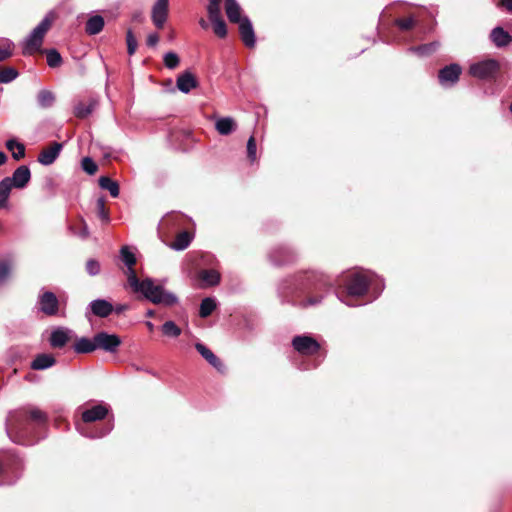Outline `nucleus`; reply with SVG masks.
I'll return each instance as SVG.
<instances>
[{
    "label": "nucleus",
    "mask_w": 512,
    "mask_h": 512,
    "mask_svg": "<svg viewBox=\"0 0 512 512\" xmlns=\"http://www.w3.org/2000/svg\"><path fill=\"white\" fill-rule=\"evenodd\" d=\"M22 461L11 453L0 454V486L13 485L21 477Z\"/></svg>",
    "instance_id": "5"
},
{
    "label": "nucleus",
    "mask_w": 512,
    "mask_h": 512,
    "mask_svg": "<svg viewBox=\"0 0 512 512\" xmlns=\"http://www.w3.org/2000/svg\"><path fill=\"white\" fill-rule=\"evenodd\" d=\"M86 271L91 276L98 275L100 273V263L95 259H89L86 263Z\"/></svg>",
    "instance_id": "55"
},
{
    "label": "nucleus",
    "mask_w": 512,
    "mask_h": 512,
    "mask_svg": "<svg viewBox=\"0 0 512 512\" xmlns=\"http://www.w3.org/2000/svg\"><path fill=\"white\" fill-rule=\"evenodd\" d=\"M238 24L242 41L247 47L253 48L256 43V37L252 22L248 17L243 16L242 21H240Z\"/></svg>",
    "instance_id": "16"
},
{
    "label": "nucleus",
    "mask_w": 512,
    "mask_h": 512,
    "mask_svg": "<svg viewBox=\"0 0 512 512\" xmlns=\"http://www.w3.org/2000/svg\"><path fill=\"white\" fill-rule=\"evenodd\" d=\"M300 370H307L309 369L310 367L309 366H299L298 367Z\"/></svg>",
    "instance_id": "64"
},
{
    "label": "nucleus",
    "mask_w": 512,
    "mask_h": 512,
    "mask_svg": "<svg viewBox=\"0 0 512 512\" xmlns=\"http://www.w3.org/2000/svg\"><path fill=\"white\" fill-rule=\"evenodd\" d=\"M7 161V156L4 152L0 151V166Z\"/></svg>",
    "instance_id": "59"
},
{
    "label": "nucleus",
    "mask_w": 512,
    "mask_h": 512,
    "mask_svg": "<svg viewBox=\"0 0 512 512\" xmlns=\"http://www.w3.org/2000/svg\"><path fill=\"white\" fill-rule=\"evenodd\" d=\"M324 298L323 294L317 295V296H309L304 300H301L297 302L295 305L301 307V308H307L310 306H316L322 302Z\"/></svg>",
    "instance_id": "47"
},
{
    "label": "nucleus",
    "mask_w": 512,
    "mask_h": 512,
    "mask_svg": "<svg viewBox=\"0 0 512 512\" xmlns=\"http://www.w3.org/2000/svg\"><path fill=\"white\" fill-rule=\"evenodd\" d=\"M94 343L96 344V350L101 349L113 354L117 352L122 341L118 335L102 331L94 335Z\"/></svg>",
    "instance_id": "11"
},
{
    "label": "nucleus",
    "mask_w": 512,
    "mask_h": 512,
    "mask_svg": "<svg viewBox=\"0 0 512 512\" xmlns=\"http://www.w3.org/2000/svg\"><path fill=\"white\" fill-rule=\"evenodd\" d=\"M11 264L7 261L0 262V285L4 284L10 277Z\"/></svg>",
    "instance_id": "54"
},
{
    "label": "nucleus",
    "mask_w": 512,
    "mask_h": 512,
    "mask_svg": "<svg viewBox=\"0 0 512 512\" xmlns=\"http://www.w3.org/2000/svg\"><path fill=\"white\" fill-rule=\"evenodd\" d=\"M307 285L324 289L331 286V279L322 272L314 270L299 273L295 277V289H302V287Z\"/></svg>",
    "instance_id": "7"
},
{
    "label": "nucleus",
    "mask_w": 512,
    "mask_h": 512,
    "mask_svg": "<svg viewBox=\"0 0 512 512\" xmlns=\"http://www.w3.org/2000/svg\"><path fill=\"white\" fill-rule=\"evenodd\" d=\"M298 257L297 252L287 245H278L269 252V259L275 266L293 263Z\"/></svg>",
    "instance_id": "10"
},
{
    "label": "nucleus",
    "mask_w": 512,
    "mask_h": 512,
    "mask_svg": "<svg viewBox=\"0 0 512 512\" xmlns=\"http://www.w3.org/2000/svg\"><path fill=\"white\" fill-rule=\"evenodd\" d=\"M136 292L141 293L154 304L172 306L178 302V298L173 293L166 291L163 286L155 284L151 278L142 280L141 286Z\"/></svg>",
    "instance_id": "3"
},
{
    "label": "nucleus",
    "mask_w": 512,
    "mask_h": 512,
    "mask_svg": "<svg viewBox=\"0 0 512 512\" xmlns=\"http://www.w3.org/2000/svg\"><path fill=\"white\" fill-rule=\"evenodd\" d=\"M241 7L236 0H226L225 12L230 22L239 23L242 21Z\"/></svg>",
    "instance_id": "26"
},
{
    "label": "nucleus",
    "mask_w": 512,
    "mask_h": 512,
    "mask_svg": "<svg viewBox=\"0 0 512 512\" xmlns=\"http://www.w3.org/2000/svg\"><path fill=\"white\" fill-rule=\"evenodd\" d=\"M321 356H322V359L320 361H314L313 364L311 365V368H316L319 366L320 362L325 358L326 352H322Z\"/></svg>",
    "instance_id": "58"
},
{
    "label": "nucleus",
    "mask_w": 512,
    "mask_h": 512,
    "mask_svg": "<svg viewBox=\"0 0 512 512\" xmlns=\"http://www.w3.org/2000/svg\"><path fill=\"white\" fill-rule=\"evenodd\" d=\"M164 64L167 68L169 69H174L176 68L178 65H179V62H180V59L178 57V55L175 53V52H167L165 55H164Z\"/></svg>",
    "instance_id": "50"
},
{
    "label": "nucleus",
    "mask_w": 512,
    "mask_h": 512,
    "mask_svg": "<svg viewBox=\"0 0 512 512\" xmlns=\"http://www.w3.org/2000/svg\"><path fill=\"white\" fill-rule=\"evenodd\" d=\"M14 44L9 39L0 41V62L12 56Z\"/></svg>",
    "instance_id": "41"
},
{
    "label": "nucleus",
    "mask_w": 512,
    "mask_h": 512,
    "mask_svg": "<svg viewBox=\"0 0 512 512\" xmlns=\"http://www.w3.org/2000/svg\"><path fill=\"white\" fill-rule=\"evenodd\" d=\"M191 241L192 235L187 231H183L176 236L175 241L170 245V247L173 250L182 251L190 245Z\"/></svg>",
    "instance_id": "32"
},
{
    "label": "nucleus",
    "mask_w": 512,
    "mask_h": 512,
    "mask_svg": "<svg viewBox=\"0 0 512 512\" xmlns=\"http://www.w3.org/2000/svg\"><path fill=\"white\" fill-rule=\"evenodd\" d=\"M291 344L294 350L301 356H313L321 351L320 343L307 334L294 336Z\"/></svg>",
    "instance_id": "8"
},
{
    "label": "nucleus",
    "mask_w": 512,
    "mask_h": 512,
    "mask_svg": "<svg viewBox=\"0 0 512 512\" xmlns=\"http://www.w3.org/2000/svg\"><path fill=\"white\" fill-rule=\"evenodd\" d=\"M113 429V424L108 423L101 429H95L91 432H88L84 429V427L81 424L77 425V430L85 437L96 439V438H102L109 434L111 430Z\"/></svg>",
    "instance_id": "31"
},
{
    "label": "nucleus",
    "mask_w": 512,
    "mask_h": 512,
    "mask_svg": "<svg viewBox=\"0 0 512 512\" xmlns=\"http://www.w3.org/2000/svg\"><path fill=\"white\" fill-rule=\"evenodd\" d=\"M462 69L460 65L453 63L439 71L438 79L442 86L451 87L459 80Z\"/></svg>",
    "instance_id": "13"
},
{
    "label": "nucleus",
    "mask_w": 512,
    "mask_h": 512,
    "mask_svg": "<svg viewBox=\"0 0 512 512\" xmlns=\"http://www.w3.org/2000/svg\"><path fill=\"white\" fill-rule=\"evenodd\" d=\"M210 21L212 22L214 33L220 38H225L227 35V26L223 18H214Z\"/></svg>",
    "instance_id": "42"
},
{
    "label": "nucleus",
    "mask_w": 512,
    "mask_h": 512,
    "mask_svg": "<svg viewBox=\"0 0 512 512\" xmlns=\"http://www.w3.org/2000/svg\"><path fill=\"white\" fill-rule=\"evenodd\" d=\"M168 0H157L152 6L151 19L154 25L161 29L163 28L168 17Z\"/></svg>",
    "instance_id": "15"
},
{
    "label": "nucleus",
    "mask_w": 512,
    "mask_h": 512,
    "mask_svg": "<svg viewBox=\"0 0 512 512\" xmlns=\"http://www.w3.org/2000/svg\"><path fill=\"white\" fill-rule=\"evenodd\" d=\"M176 86L181 92L187 94L197 86V80L191 72L186 71L177 77Z\"/></svg>",
    "instance_id": "22"
},
{
    "label": "nucleus",
    "mask_w": 512,
    "mask_h": 512,
    "mask_svg": "<svg viewBox=\"0 0 512 512\" xmlns=\"http://www.w3.org/2000/svg\"><path fill=\"white\" fill-rule=\"evenodd\" d=\"M199 24H200V26H201L203 29H207V28H208V23H207V21H206V20H204V19H200V20H199Z\"/></svg>",
    "instance_id": "60"
},
{
    "label": "nucleus",
    "mask_w": 512,
    "mask_h": 512,
    "mask_svg": "<svg viewBox=\"0 0 512 512\" xmlns=\"http://www.w3.org/2000/svg\"><path fill=\"white\" fill-rule=\"evenodd\" d=\"M195 348L199 354L217 371H224V365L221 360L207 346L202 343H196Z\"/></svg>",
    "instance_id": "20"
},
{
    "label": "nucleus",
    "mask_w": 512,
    "mask_h": 512,
    "mask_svg": "<svg viewBox=\"0 0 512 512\" xmlns=\"http://www.w3.org/2000/svg\"><path fill=\"white\" fill-rule=\"evenodd\" d=\"M82 169L89 175H94L97 172L98 166L95 161L90 157H85L81 163Z\"/></svg>",
    "instance_id": "52"
},
{
    "label": "nucleus",
    "mask_w": 512,
    "mask_h": 512,
    "mask_svg": "<svg viewBox=\"0 0 512 512\" xmlns=\"http://www.w3.org/2000/svg\"><path fill=\"white\" fill-rule=\"evenodd\" d=\"M217 304L216 300L211 297L204 298L201 301L199 315L202 318H207L212 314V312L216 309Z\"/></svg>",
    "instance_id": "34"
},
{
    "label": "nucleus",
    "mask_w": 512,
    "mask_h": 512,
    "mask_svg": "<svg viewBox=\"0 0 512 512\" xmlns=\"http://www.w3.org/2000/svg\"><path fill=\"white\" fill-rule=\"evenodd\" d=\"M146 315H147L148 317H153V316H154V311H153V310H148V311L146 312Z\"/></svg>",
    "instance_id": "63"
},
{
    "label": "nucleus",
    "mask_w": 512,
    "mask_h": 512,
    "mask_svg": "<svg viewBox=\"0 0 512 512\" xmlns=\"http://www.w3.org/2000/svg\"><path fill=\"white\" fill-rule=\"evenodd\" d=\"M500 68L499 62L495 59H483L472 63L469 67L471 76L478 79L493 78Z\"/></svg>",
    "instance_id": "9"
},
{
    "label": "nucleus",
    "mask_w": 512,
    "mask_h": 512,
    "mask_svg": "<svg viewBox=\"0 0 512 512\" xmlns=\"http://www.w3.org/2000/svg\"><path fill=\"white\" fill-rule=\"evenodd\" d=\"M221 2L222 1H213L209 0V4L207 6V12L209 19L219 18L221 16Z\"/></svg>",
    "instance_id": "46"
},
{
    "label": "nucleus",
    "mask_w": 512,
    "mask_h": 512,
    "mask_svg": "<svg viewBox=\"0 0 512 512\" xmlns=\"http://www.w3.org/2000/svg\"><path fill=\"white\" fill-rule=\"evenodd\" d=\"M490 38L497 47H505L512 40L510 34L501 27H495L491 31Z\"/></svg>",
    "instance_id": "27"
},
{
    "label": "nucleus",
    "mask_w": 512,
    "mask_h": 512,
    "mask_svg": "<svg viewBox=\"0 0 512 512\" xmlns=\"http://www.w3.org/2000/svg\"><path fill=\"white\" fill-rule=\"evenodd\" d=\"M104 18L100 15H93L89 17L86 22L85 31L88 35H97L104 28Z\"/></svg>",
    "instance_id": "29"
},
{
    "label": "nucleus",
    "mask_w": 512,
    "mask_h": 512,
    "mask_svg": "<svg viewBox=\"0 0 512 512\" xmlns=\"http://www.w3.org/2000/svg\"><path fill=\"white\" fill-rule=\"evenodd\" d=\"M62 62L61 55L55 49L47 51V64L52 67H58Z\"/></svg>",
    "instance_id": "48"
},
{
    "label": "nucleus",
    "mask_w": 512,
    "mask_h": 512,
    "mask_svg": "<svg viewBox=\"0 0 512 512\" xmlns=\"http://www.w3.org/2000/svg\"><path fill=\"white\" fill-rule=\"evenodd\" d=\"M438 47H439V42H432V43L421 45L418 47L409 48V51L416 53L420 56H426V55H429V54L433 53L434 51H436Z\"/></svg>",
    "instance_id": "40"
},
{
    "label": "nucleus",
    "mask_w": 512,
    "mask_h": 512,
    "mask_svg": "<svg viewBox=\"0 0 512 512\" xmlns=\"http://www.w3.org/2000/svg\"><path fill=\"white\" fill-rule=\"evenodd\" d=\"M18 71L13 67H0V83H10L18 77Z\"/></svg>",
    "instance_id": "39"
},
{
    "label": "nucleus",
    "mask_w": 512,
    "mask_h": 512,
    "mask_svg": "<svg viewBox=\"0 0 512 512\" xmlns=\"http://www.w3.org/2000/svg\"><path fill=\"white\" fill-rule=\"evenodd\" d=\"M45 412L34 406L21 407L10 411L6 418V432L16 444L31 446L44 438L40 434L47 423Z\"/></svg>",
    "instance_id": "1"
},
{
    "label": "nucleus",
    "mask_w": 512,
    "mask_h": 512,
    "mask_svg": "<svg viewBox=\"0 0 512 512\" xmlns=\"http://www.w3.org/2000/svg\"><path fill=\"white\" fill-rule=\"evenodd\" d=\"M9 185L16 189H24L31 179L30 169L26 165L19 166L11 176L4 177Z\"/></svg>",
    "instance_id": "14"
},
{
    "label": "nucleus",
    "mask_w": 512,
    "mask_h": 512,
    "mask_svg": "<svg viewBox=\"0 0 512 512\" xmlns=\"http://www.w3.org/2000/svg\"><path fill=\"white\" fill-rule=\"evenodd\" d=\"M99 186L102 189L108 190L112 197H117L119 195L118 183L107 176H102L99 178Z\"/></svg>",
    "instance_id": "33"
},
{
    "label": "nucleus",
    "mask_w": 512,
    "mask_h": 512,
    "mask_svg": "<svg viewBox=\"0 0 512 512\" xmlns=\"http://www.w3.org/2000/svg\"><path fill=\"white\" fill-rule=\"evenodd\" d=\"M36 307L39 312L48 317L65 316V310L61 308L59 299L51 291L41 290L37 297Z\"/></svg>",
    "instance_id": "6"
},
{
    "label": "nucleus",
    "mask_w": 512,
    "mask_h": 512,
    "mask_svg": "<svg viewBox=\"0 0 512 512\" xmlns=\"http://www.w3.org/2000/svg\"><path fill=\"white\" fill-rule=\"evenodd\" d=\"M73 350L77 354H88L96 350V344L93 338L77 337L73 339Z\"/></svg>",
    "instance_id": "21"
},
{
    "label": "nucleus",
    "mask_w": 512,
    "mask_h": 512,
    "mask_svg": "<svg viewBox=\"0 0 512 512\" xmlns=\"http://www.w3.org/2000/svg\"><path fill=\"white\" fill-rule=\"evenodd\" d=\"M62 144L58 142H54L51 146L43 149L38 155V161L45 166L51 165L58 158L61 150Z\"/></svg>",
    "instance_id": "18"
},
{
    "label": "nucleus",
    "mask_w": 512,
    "mask_h": 512,
    "mask_svg": "<svg viewBox=\"0 0 512 512\" xmlns=\"http://www.w3.org/2000/svg\"><path fill=\"white\" fill-rule=\"evenodd\" d=\"M145 325H146V327L148 328V330H149V331H151V332H152V331L154 330V324H153L152 322L147 321V322L145 323Z\"/></svg>",
    "instance_id": "61"
},
{
    "label": "nucleus",
    "mask_w": 512,
    "mask_h": 512,
    "mask_svg": "<svg viewBox=\"0 0 512 512\" xmlns=\"http://www.w3.org/2000/svg\"><path fill=\"white\" fill-rule=\"evenodd\" d=\"M500 6L504 7L508 12L512 13V0H502Z\"/></svg>",
    "instance_id": "57"
},
{
    "label": "nucleus",
    "mask_w": 512,
    "mask_h": 512,
    "mask_svg": "<svg viewBox=\"0 0 512 512\" xmlns=\"http://www.w3.org/2000/svg\"><path fill=\"white\" fill-rule=\"evenodd\" d=\"M199 279L203 287L218 285L221 279L220 273L215 269H204L199 272Z\"/></svg>",
    "instance_id": "28"
},
{
    "label": "nucleus",
    "mask_w": 512,
    "mask_h": 512,
    "mask_svg": "<svg viewBox=\"0 0 512 512\" xmlns=\"http://www.w3.org/2000/svg\"><path fill=\"white\" fill-rule=\"evenodd\" d=\"M417 23H418V20L414 15H409L408 17L399 18L394 21V24L401 31H409V30L413 29Z\"/></svg>",
    "instance_id": "38"
},
{
    "label": "nucleus",
    "mask_w": 512,
    "mask_h": 512,
    "mask_svg": "<svg viewBox=\"0 0 512 512\" xmlns=\"http://www.w3.org/2000/svg\"><path fill=\"white\" fill-rule=\"evenodd\" d=\"M53 20L54 14L49 12L25 38L22 43V53L24 55H32L40 49L44 36L50 29Z\"/></svg>",
    "instance_id": "4"
},
{
    "label": "nucleus",
    "mask_w": 512,
    "mask_h": 512,
    "mask_svg": "<svg viewBox=\"0 0 512 512\" xmlns=\"http://www.w3.org/2000/svg\"><path fill=\"white\" fill-rule=\"evenodd\" d=\"M126 267H127V269H126L125 274L127 276L128 284L131 287V289L134 292H136L138 290V288L141 286V281L137 278L133 266H126Z\"/></svg>",
    "instance_id": "44"
},
{
    "label": "nucleus",
    "mask_w": 512,
    "mask_h": 512,
    "mask_svg": "<svg viewBox=\"0 0 512 512\" xmlns=\"http://www.w3.org/2000/svg\"><path fill=\"white\" fill-rule=\"evenodd\" d=\"M74 338H76V333L72 329L58 326L51 331L49 344L52 348L61 349Z\"/></svg>",
    "instance_id": "12"
},
{
    "label": "nucleus",
    "mask_w": 512,
    "mask_h": 512,
    "mask_svg": "<svg viewBox=\"0 0 512 512\" xmlns=\"http://www.w3.org/2000/svg\"><path fill=\"white\" fill-rule=\"evenodd\" d=\"M108 411V407L105 405H95L82 413V420L84 423L102 420L107 416Z\"/></svg>",
    "instance_id": "19"
},
{
    "label": "nucleus",
    "mask_w": 512,
    "mask_h": 512,
    "mask_svg": "<svg viewBox=\"0 0 512 512\" xmlns=\"http://www.w3.org/2000/svg\"><path fill=\"white\" fill-rule=\"evenodd\" d=\"M37 102L41 108H50L55 102V95L46 89L39 91Z\"/></svg>",
    "instance_id": "35"
},
{
    "label": "nucleus",
    "mask_w": 512,
    "mask_h": 512,
    "mask_svg": "<svg viewBox=\"0 0 512 512\" xmlns=\"http://www.w3.org/2000/svg\"><path fill=\"white\" fill-rule=\"evenodd\" d=\"M257 147L254 136H251L247 141V157L251 163L257 160Z\"/></svg>",
    "instance_id": "53"
},
{
    "label": "nucleus",
    "mask_w": 512,
    "mask_h": 512,
    "mask_svg": "<svg viewBox=\"0 0 512 512\" xmlns=\"http://www.w3.org/2000/svg\"><path fill=\"white\" fill-rule=\"evenodd\" d=\"M120 257L126 266H134L136 263V257L134 253L131 252L127 246H123L120 249Z\"/></svg>",
    "instance_id": "45"
},
{
    "label": "nucleus",
    "mask_w": 512,
    "mask_h": 512,
    "mask_svg": "<svg viewBox=\"0 0 512 512\" xmlns=\"http://www.w3.org/2000/svg\"><path fill=\"white\" fill-rule=\"evenodd\" d=\"M96 213L98 218L102 221L103 224H108L111 221L109 211L105 207V199L103 197H99L95 203Z\"/></svg>",
    "instance_id": "36"
},
{
    "label": "nucleus",
    "mask_w": 512,
    "mask_h": 512,
    "mask_svg": "<svg viewBox=\"0 0 512 512\" xmlns=\"http://www.w3.org/2000/svg\"><path fill=\"white\" fill-rule=\"evenodd\" d=\"M125 308H126V306H119V307H117V308H116V312H117V313H120V312H122Z\"/></svg>",
    "instance_id": "62"
},
{
    "label": "nucleus",
    "mask_w": 512,
    "mask_h": 512,
    "mask_svg": "<svg viewBox=\"0 0 512 512\" xmlns=\"http://www.w3.org/2000/svg\"><path fill=\"white\" fill-rule=\"evenodd\" d=\"M126 43H127V52L131 56L133 55L137 50V40L132 32L131 29H129L126 33Z\"/></svg>",
    "instance_id": "51"
},
{
    "label": "nucleus",
    "mask_w": 512,
    "mask_h": 512,
    "mask_svg": "<svg viewBox=\"0 0 512 512\" xmlns=\"http://www.w3.org/2000/svg\"><path fill=\"white\" fill-rule=\"evenodd\" d=\"M373 274L369 271L354 270L346 273L342 277V283L346 294L337 293V297L347 306L354 307L357 304L352 303L348 298H360L364 296L371 285Z\"/></svg>",
    "instance_id": "2"
},
{
    "label": "nucleus",
    "mask_w": 512,
    "mask_h": 512,
    "mask_svg": "<svg viewBox=\"0 0 512 512\" xmlns=\"http://www.w3.org/2000/svg\"><path fill=\"white\" fill-rule=\"evenodd\" d=\"M56 363V359L52 354H38L31 363L34 370H44L52 367Z\"/></svg>",
    "instance_id": "25"
},
{
    "label": "nucleus",
    "mask_w": 512,
    "mask_h": 512,
    "mask_svg": "<svg viewBox=\"0 0 512 512\" xmlns=\"http://www.w3.org/2000/svg\"><path fill=\"white\" fill-rule=\"evenodd\" d=\"M9 180L2 179L0 181V210H8L10 208L9 198L12 192V187L8 183Z\"/></svg>",
    "instance_id": "30"
},
{
    "label": "nucleus",
    "mask_w": 512,
    "mask_h": 512,
    "mask_svg": "<svg viewBox=\"0 0 512 512\" xmlns=\"http://www.w3.org/2000/svg\"><path fill=\"white\" fill-rule=\"evenodd\" d=\"M69 230L72 234L80 237L82 240H86L90 236L88 225L84 219H81V228L79 231H77L73 226H70Z\"/></svg>",
    "instance_id": "49"
},
{
    "label": "nucleus",
    "mask_w": 512,
    "mask_h": 512,
    "mask_svg": "<svg viewBox=\"0 0 512 512\" xmlns=\"http://www.w3.org/2000/svg\"><path fill=\"white\" fill-rule=\"evenodd\" d=\"M88 310L95 316L106 318L114 310L112 303L105 299H95L88 305Z\"/></svg>",
    "instance_id": "17"
},
{
    "label": "nucleus",
    "mask_w": 512,
    "mask_h": 512,
    "mask_svg": "<svg viewBox=\"0 0 512 512\" xmlns=\"http://www.w3.org/2000/svg\"><path fill=\"white\" fill-rule=\"evenodd\" d=\"M159 41V36L157 33H150L147 36V45L151 47H155Z\"/></svg>",
    "instance_id": "56"
},
{
    "label": "nucleus",
    "mask_w": 512,
    "mask_h": 512,
    "mask_svg": "<svg viewBox=\"0 0 512 512\" xmlns=\"http://www.w3.org/2000/svg\"><path fill=\"white\" fill-rule=\"evenodd\" d=\"M162 332L164 335H166L168 337L176 338V337L180 336L181 329L175 324L174 321H166L162 325Z\"/></svg>",
    "instance_id": "43"
},
{
    "label": "nucleus",
    "mask_w": 512,
    "mask_h": 512,
    "mask_svg": "<svg viewBox=\"0 0 512 512\" xmlns=\"http://www.w3.org/2000/svg\"><path fill=\"white\" fill-rule=\"evenodd\" d=\"M6 147L9 151L12 152V157L15 160H19L25 155V147L23 144L17 142L14 139H10L6 142Z\"/></svg>",
    "instance_id": "37"
},
{
    "label": "nucleus",
    "mask_w": 512,
    "mask_h": 512,
    "mask_svg": "<svg viewBox=\"0 0 512 512\" xmlns=\"http://www.w3.org/2000/svg\"><path fill=\"white\" fill-rule=\"evenodd\" d=\"M216 131L223 136L230 135L237 129L236 121L230 117H220L215 121Z\"/></svg>",
    "instance_id": "23"
},
{
    "label": "nucleus",
    "mask_w": 512,
    "mask_h": 512,
    "mask_svg": "<svg viewBox=\"0 0 512 512\" xmlns=\"http://www.w3.org/2000/svg\"><path fill=\"white\" fill-rule=\"evenodd\" d=\"M98 101L95 98H90L87 103L78 101L74 104V115L78 118L88 117L97 107Z\"/></svg>",
    "instance_id": "24"
}]
</instances>
